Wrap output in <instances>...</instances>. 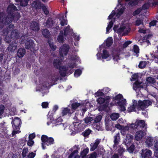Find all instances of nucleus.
<instances>
[{"label": "nucleus", "mask_w": 158, "mask_h": 158, "mask_svg": "<svg viewBox=\"0 0 158 158\" xmlns=\"http://www.w3.org/2000/svg\"><path fill=\"white\" fill-rule=\"evenodd\" d=\"M72 111H70V109H68L67 108H65L63 110L62 113L63 115H66L68 113L72 114L73 113H71Z\"/></svg>", "instance_id": "a19ab883"}, {"label": "nucleus", "mask_w": 158, "mask_h": 158, "mask_svg": "<svg viewBox=\"0 0 158 158\" xmlns=\"http://www.w3.org/2000/svg\"><path fill=\"white\" fill-rule=\"evenodd\" d=\"M133 49L134 53L136 54V56L138 57L139 50V46L136 45H134L133 46Z\"/></svg>", "instance_id": "473e14b6"}, {"label": "nucleus", "mask_w": 158, "mask_h": 158, "mask_svg": "<svg viewBox=\"0 0 158 158\" xmlns=\"http://www.w3.org/2000/svg\"><path fill=\"white\" fill-rule=\"evenodd\" d=\"M105 99L104 98L102 97H100L97 100V101L98 103L100 104H103L105 102Z\"/></svg>", "instance_id": "603ef678"}, {"label": "nucleus", "mask_w": 158, "mask_h": 158, "mask_svg": "<svg viewBox=\"0 0 158 158\" xmlns=\"http://www.w3.org/2000/svg\"><path fill=\"white\" fill-rule=\"evenodd\" d=\"M109 105V102H106L102 105H101L98 107V110L99 111H102L106 110Z\"/></svg>", "instance_id": "a878e982"}, {"label": "nucleus", "mask_w": 158, "mask_h": 158, "mask_svg": "<svg viewBox=\"0 0 158 158\" xmlns=\"http://www.w3.org/2000/svg\"><path fill=\"white\" fill-rule=\"evenodd\" d=\"M60 24L61 26H63L65 25H67V21L66 20L64 19L63 18L62 19H60Z\"/></svg>", "instance_id": "de8ad7c7"}, {"label": "nucleus", "mask_w": 158, "mask_h": 158, "mask_svg": "<svg viewBox=\"0 0 158 158\" xmlns=\"http://www.w3.org/2000/svg\"><path fill=\"white\" fill-rule=\"evenodd\" d=\"M146 65V63L144 61H141L140 62L138 66L139 68L143 69L145 67Z\"/></svg>", "instance_id": "79ce46f5"}, {"label": "nucleus", "mask_w": 158, "mask_h": 158, "mask_svg": "<svg viewBox=\"0 0 158 158\" xmlns=\"http://www.w3.org/2000/svg\"><path fill=\"white\" fill-rule=\"evenodd\" d=\"M46 26L48 28L52 27L54 23V22L52 18L49 17L47 19L46 22Z\"/></svg>", "instance_id": "aec40b11"}, {"label": "nucleus", "mask_w": 158, "mask_h": 158, "mask_svg": "<svg viewBox=\"0 0 158 158\" xmlns=\"http://www.w3.org/2000/svg\"><path fill=\"white\" fill-rule=\"evenodd\" d=\"M19 33L17 30H14L11 32L10 37L6 36L4 39L6 43H10L11 39L16 40L19 39Z\"/></svg>", "instance_id": "f03ea898"}, {"label": "nucleus", "mask_w": 158, "mask_h": 158, "mask_svg": "<svg viewBox=\"0 0 158 158\" xmlns=\"http://www.w3.org/2000/svg\"><path fill=\"white\" fill-rule=\"evenodd\" d=\"M146 81L149 84H154L156 82L155 79L151 77H147L146 79Z\"/></svg>", "instance_id": "58836bf2"}, {"label": "nucleus", "mask_w": 158, "mask_h": 158, "mask_svg": "<svg viewBox=\"0 0 158 158\" xmlns=\"http://www.w3.org/2000/svg\"><path fill=\"white\" fill-rule=\"evenodd\" d=\"M9 19H7V15L6 16V14L3 12H0V23H3L4 25H8L12 22H9Z\"/></svg>", "instance_id": "6e6552de"}, {"label": "nucleus", "mask_w": 158, "mask_h": 158, "mask_svg": "<svg viewBox=\"0 0 158 158\" xmlns=\"http://www.w3.org/2000/svg\"><path fill=\"white\" fill-rule=\"evenodd\" d=\"M132 138L133 137L131 134H127L124 141V143L127 146L129 145L131 142Z\"/></svg>", "instance_id": "a211bd4d"}, {"label": "nucleus", "mask_w": 158, "mask_h": 158, "mask_svg": "<svg viewBox=\"0 0 158 158\" xmlns=\"http://www.w3.org/2000/svg\"><path fill=\"white\" fill-rule=\"evenodd\" d=\"M57 40L59 43H63L64 41V32L62 31L60 32V34L57 37Z\"/></svg>", "instance_id": "cd10ccee"}, {"label": "nucleus", "mask_w": 158, "mask_h": 158, "mask_svg": "<svg viewBox=\"0 0 158 158\" xmlns=\"http://www.w3.org/2000/svg\"><path fill=\"white\" fill-rule=\"evenodd\" d=\"M17 44L15 42H11L8 45L7 49L10 52H13L17 48Z\"/></svg>", "instance_id": "4468645a"}, {"label": "nucleus", "mask_w": 158, "mask_h": 158, "mask_svg": "<svg viewBox=\"0 0 158 158\" xmlns=\"http://www.w3.org/2000/svg\"><path fill=\"white\" fill-rule=\"evenodd\" d=\"M80 122L79 120H76V121L73 123L74 125V130L77 132H80L83 131L84 129L83 126L81 123H79Z\"/></svg>", "instance_id": "0eeeda50"}, {"label": "nucleus", "mask_w": 158, "mask_h": 158, "mask_svg": "<svg viewBox=\"0 0 158 158\" xmlns=\"http://www.w3.org/2000/svg\"><path fill=\"white\" fill-rule=\"evenodd\" d=\"M5 106L3 105H0V116L2 115L4 112L5 110Z\"/></svg>", "instance_id": "5fc2aeb1"}, {"label": "nucleus", "mask_w": 158, "mask_h": 158, "mask_svg": "<svg viewBox=\"0 0 158 158\" xmlns=\"http://www.w3.org/2000/svg\"><path fill=\"white\" fill-rule=\"evenodd\" d=\"M102 117L101 116L99 115L96 117V118L94 119V122H93L94 123H97L99 122L101 119Z\"/></svg>", "instance_id": "49530a36"}, {"label": "nucleus", "mask_w": 158, "mask_h": 158, "mask_svg": "<svg viewBox=\"0 0 158 158\" xmlns=\"http://www.w3.org/2000/svg\"><path fill=\"white\" fill-rule=\"evenodd\" d=\"M117 103L118 105L120 106L121 108L123 109V111H124L126 110L124 107V105L126 103V99L118 101L117 102Z\"/></svg>", "instance_id": "b1692460"}, {"label": "nucleus", "mask_w": 158, "mask_h": 158, "mask_svg": "<svg viewBox=\"0 0 158 158\" xmlns=\"http://www.w3.org/2000/svg\"><path fill=\"white\" fill-rule=\"evenodd\" d=\"M34 143V142L32 140L29 139L27 142V144L28 146L31 147L32 146Z\"/></svg>", "instance_id": "69168bd1"}, {"label": "nucleus", "mask_w": 158, "mask_h": 158, "mask_svg": "<svg viewBox=\"0 0 158 158\" xmlns=\"http://www.w3.org/2000/svg\"><path fill=\"white\" fill-rule=\"evenodd\" d=\"M25 53V49L24 48H20L18 49L17 55L19 58H21L24 56Z\"/></svg>", "instance_id": "6ab92c4d"}, {"label": "nucleus", "mask_w": 158, "mask_h": 158, "mask_svg": "<svg viewBox=\"0 0 158 158\" xmlns=\"http://www.w3.org/2000/svg\"><path fill=\"white\" fill-rule=\"evenodd\" d=\"M44 5L40 0H36L33 2L31 6L33 8L37 10L41 9Z\"/></svg>", "instance_id": "f8f14e48"}, {"label": "nucleus", "mask_w": 158, "mask_h": 158, "mask_svg": "<svg viewBox=\"0 0 158 158\" xmlns=\"http://www.w3.org/2000/svg\"><path fill=\"white\" fill-rule=\"evenodd\" d=\"M42 34L46 38H48L50 35L49 30L47 29H43L42 31Z\"/></svg>", "instance_id": "c756f323"}, {"label": "nucleus", "mask_w": 158, "mask_h": 158, "mask_svg": "<svg viewBox=\"0 0 158 158\" xmlns=\"http://www.w3.org/2000/svg\"><path fill=\"white\" fill-rule=\"evenodd\" d=\"M119 114L118 113H113L110 116V118L112 120H116L119 117Z\"/></svg>", "instance_id": "7c9ffc66"}, {"label": "nucleus", "mask_w": 158, "mask_h": 158, "mask_svg": "<svg viewBox=\"0 0 158 158\" xmlns=\"http://www.w3.org/2000/svg\"><path fill=\"white\" fill-rule=\"evenodd\" d=\"M142 10V9L140 8H138L132 14L134 16L137 15L141 12Z\"/></svg>", "instance_id": "8fccbe9b"}, {"label": "nucleus", "mask_w": 158, "mask_h": 158, "mask_svg": "<svg viewBox=\"0 0 158 158\" xmlns=\"http://www.w3.org/2000/svg\"><path fill=\"white\" fill-rule=\"evenodd\" d=\"M152 154L151 150L147 149H143L141 153V158H151Z\"/></svg>", "instance_id": "1a4fd4ad"}, {"label": "nucleus", "mask_w": 158, "mask_h": 158, "mask_svg": "<svg viewBox=\"0 0 158 158\" xmlns=\"http://www.w3.org/2000/svg\"><path fill=\"white\" fill-rule=\"evenodd\" d=\"M95 95L98 96H103L104 95V93L102 91H98L95 93Z\"/></svg>", "instance_id": "774afa93"}, {"label": "nucleus", "mask_w": 158, "mask_h": 158, "mask_svg": "<svg viewBox=\"0 0 158 158\" xmlns=\"http://www.w3.org/2000/svg\"><path fill=\"white\" fill-rule=\"evenodd\" d=\"M125 28L124 27H120L117 29L116 32L118 33H121L123 31Z\"/></svg>", "instance_id": "0e129e2a"}, {"label": "nucleus", "mask_w": 158, "mask_h": 158, "mask_svg": "<svg viewBox=\"0 0 158 158\" xmlns=\"http://www.w3.org/2000/svg\"><path fill=\"white\" fill-rule=\"evenodd\" d=\"M141 83L138 81H136L134 84L133 88L134 89L135 88H137L139 87Z\"/></svg>", "instance_id": "13d9d810"}, {"label": "nucleus", "mask_w": 158, "mask_h": 158, "mask_svg": "<svg viewBox=\"0 0 158 158\" xmlns=\"http://www.w3.org/2000/svg\"><path fill=\"white\" fill-rule=\"evenodd\" d=\"M138 3V0H131L128 3L127 6H135Z\"/></svg>", "instance_id": "c9c22d12"}, {"label": "nucleus", "mask_w": 158, "mask_h": 158, "mask_svg": "<svg viewBox=\"0 0 158 158\" xmlns=\"http://www.w3.org/2000/svg\"><path fill=\"white\" fill-rule=\"evenodd\" d=\"M111 55L114 63H117L120 60L119 54L118 52L115 49L113 50L111 52Z\"/></svg>", "instance_id": "9d476101"}, {"label": "nucleus", "mask_w": 158, "mask_h": 158, "mask_svg": "<svg viewBox=\"0 0 158 158\" xmlns=\"http://www.w3.org/2000/svg\"><path fill=\"white\" fill-rule=\"evenodd\" d=\"M89 156V158H96L97 154L96 152H94L90 154Z\"/></svg>", "instance_id": "338daca9"}, {"label": "nucleus", "mask_w": 158, "mask_h": 158, "mask_svg": "<svg viewBox=\"0 0 158 158\" xmlns=\"http://www.w3.org/2000/svg\"><path fill=\"white\" fill-rule=\"evenodd\" d=\"M144 100L145 105L146 108L147 106H148L152 104V102L149 100Z\"/></svg>", "instance_id": "bf43d9fd"}, {"label": "nucleus", "mask_w": 158, "mask_h": 158, "mask_svg": "<svg viewBox=\"0 0 158 158\" xmlns=\"http://www.w3.org/2000/svg\"><path fill=\"white\" fill-rule=\"evenodd\" d=\"M152 36V35L150 34L146 35L143 37V40L145 41L147 40H149L150 38Z\"/></svg>", "instance_id": "e2e57ef3"}, {"label": "nucleus", "mask_w": 158, "mask_h": 158, "mask_svg": "<svg viewBox=\"0 0 158 158\" xmlns=\"http://www.w3.org/2000/svg\"><path fill=\"white\" fill-rule=\"evenodd\" d=\"M60 75L62 77H65L66 75V72L67 70L65 66H62L58 69Z\"/></svg>", "instance_id": "f3484780"}, {"label": "nucleus", "mask_w": 158, "mask_h": 158, "mask_svg": "<svg viewBox=\"0 0 158 158\" xmlns=\"http://www.w3.org/2000/svg\"><path fill=\"white\" fill-rule=\"evenodd\" d=\"M113 42V39L112 37H108L106 40V46L108 47H110L112 45Z\"/></svg>", "instance_id": "c85d7f7f"}, {"label": "nucleus", "mask_w": 158, "mask_h": 158, "mask_svg": "<svg viewBox=\"0 0 158 158\" xmlns=\"http://www.w3.org/2000/svg\"><path fill=\"white\" fill-rule=\"evenodd\" d=\"M44 14L46 15H48L49 14V11L48 10L47 8L45 6L44 4L41 8Z\"/></svg>", "instance_id": "c03bdc74"}, {"label": "nucleus", "mask_w": 158, "mask_h": 158, "mask_svg": "<svg viewBox=\"0 0 158 158\" xmlns=\"http://www.w3.org/2000/svg\"><path fill=\"white\" fill-rule=\"evenodd\" d=\"M30 28L35 31H38L40 30V25L36 21H32L30 23Z\"/></svg>", "instance_id": "9b49d317"}, {"label": "nucleus", "mask_w": 158, "mask_h": 158, "mask_svg": "<svg viewBox=\"0 0 158 158\" xmlns=\"http://www.w3.org/2000/svg\"><path fill=\"white\" fill-rule=\"evenodd\" d=\"M28 148H23L22 153V155L23 158H24L26 156L28 152Z\"/></svg>", "instance_id": "37998d69"}, {"label": "nucleus", "mask_w": 158, "mask_h": 158, "mask_svg": "<svg viewBox=\"0 0 158 158\" xmlns=\"http://www.w3.org/2000/svg\"><path fill=\"white\" fill-rule=\"evenodd\" d=\"M34 44L33 40H30L27 41L25 44V46L26 48L27 49H31L33 48V45Z\"/></svg>", "instance_id": "5701e85b"}, {"label": "nucleus", "mask_w": 158, "mask_h": 158, "mask_svg": "<svg viewBox=\"0 0 158 158\" xmlns=\"http://www.w3.org/2000/svg\"><path fill=\"white\" fill-rule=\"evenodd\" d=\"M18 10L17 7L13 4H10L8 6L6 11L8 13L7 19H9V22H12L15 17L17 20L19 19L20 17L19 13L18 12L15 13V12Z\"/></svg>", "instance_id": "f257e3e1"}, {"label": "nucleus", "mask_w": 158, "mask_h": 158, "mask_svg": "<svg viewBox=\"0 0 158 158\" xmlns=\"http://www.w3.org/2000/svg\"><path fill=\"white\" fill-rule=\"evenodd\" d=\"M78 152V151L77 150H74L72 152L71 154L69 156L68 158H73L74 155L76 153Z\"/></svg>", "instance_id": "4d7b16f0"}, {"label": "nucleus", "mask_w": 158, "mask_h": 158, "mask_svg": "<svg viewBox=\"0 0 158 158\" xmlns=\"http://www.w3.org/2000/svg\"><path fill=\"white\" fill-rule=\"evenodd\" d=\"M137 104V101H135L133 102L132 105L128 108L127 111L128 112H131L135 111V108H136Z\"/></svg>", "instance_id": "4be33fe9"}, {"label": "nucleus", "mask_w": 158, "mask_h": 158, "mask_svg": "<svg viewBox=\"0 0 158 158\" xmlns=\"http://www.w3.org/2000/svg\"><path fill=\"white\" fill-rule=\"evenodd\" d=\"M95 128L98 130H102V126L100 125L99 123H94Z\"/></svg>", "instance_id": "864d4df0"}, {"label": "nucleus", "mask_w": 158, "mask_h": 158, "mask_svg": "<svg viewBox=\"0 0 158 158\" xmlns=\"http://www.w3.org/2000/svg\"><path fill=\"white\" fill-rule=\"evenodd\" d=\"M53 64L54 67L57 69L62 66L61 65V61L58 59H54L53 62Z\"/></svg>", "instance_id": "dca6fc26"}, {"label": "nucleus", "mask_w": 158, "mask_h": 158, "mask_svg": "<svg viewBox=\"0 0 158 158\" xmlns=\"http://www.w3.org/2000/svg\"><path fill=\"white\" fill-rule=\"evenodd\" d=\"M63 120L61 118H58V119L56 120L55 121L56 125L55 126L60 125L62 124L63 123H61L62 121Z\"/></svg>", "instance_id": "3c124183"}, {"label": "nucleus", "mask_w": 158, "mask_h": 158, "mask_svg": "<svg viewBox=\"0 0 158 158\" xmlns=\"http://www.w3.org/2000/svg\"><path fill=\"white\" fill-rule=\"evenodd\" d=\"M89 152V149L86 147L85 149L81 152L80 154V156H86L87 154Z\"/></svg>", "instance_id": "f704fd0d"}, {"label": "nucleus", "mask_w": 158, "mask_h": 158, "mask_svg": "<svg viewBox=\"0 0 158 158\" xmlns=\"http://www.w3.org/2000/svg\"><path fill=\"white\" fill-rule=\"evenodd\" d=\"M109 56V53L107 50L104 49L103 51V53L102 55V57L103 59H106Z\"/></svg>", "instance_id": "72a5a7b5"}, {"label": "nucleus", "mask_w": 158, "mask_h": 158, "mask_svg": "<svg viewBox=\"0 0 158 158\" xmlns=\"http://www.w3.org/2000/svg\"><path fill=\"white\" fill-rule=\"evenodd\" d=\"M144 136V133L142 130L138 131L135 135V139L137 140H139L141 139Z\"/></svg>", "instance_id": "412c9836"}, {"label": "nucleus", "mask_w": 158, "mask_h": 158, "mask_svg": "<svg viewBox=\"0 0 158 158\" xmlns=\"http://www.w3.org/2000/svg\"><path fill=\"white\" fill-rule=\"evenodd\" d=\"M93 120L92 117H89L86 118L85 119V122L86 123H88L89 122H91Z\"/></svg>", "instance_id": "680f3d73"}, {"label": "nucleus", "mask_w": 158, "mask_h": 158, "mask_svg": "<svg viewBox=\"0 0 158 158\" xmlns=\"http://www.w3.org/2000/svg\"><path fill=\"white\" fill-rule=\"evenodd\" d=\"M69 45L66 44H64L60 48V55L61 57H63L64 55H67L69 49Z\"/></svg>", "instance_id": "39448f33"}, {"label": "nucleus", "mask_w": 158, "mask_h": 158, "mask_svg": "<svg viewBox=\"0 0 158 158\" xmlns=\"http://www.w3.org/2000/svg\"><path fill=\"white\" fill-rule=\"evenodd\" d=\"M136 106V108L139 110H143L146 108L144 102V100L142 101L141 100H139L138 102H137V104Z\"/></svg>", "instance_id": "ddd939ff"}, {"label": "nucleus", "mask_w": 158, "mask_h": 158, "mask_svg": "<svg viewBox=\"0 0 158 158\" xmlns=\"http://www.w3.org/2000/svg\"><path fill=\"white\" fill-rule=\"evenodd\" d=\"M135 149V147L134 144L131 145L128 148V150L130 153H132Z\"/></svg>", "instance_id": "09e8293b"}, {"label": "nucleus", "mask_w": 158, "mask_h": 158, "mask_svg": "<svg viewBox=\"0 0 158 158\" xmlns=\"http://www.w3.org/2000/svg\"><path fill=\"white\" fill-rule=\"evenodd\" d=\"M92 132L91 130L88 129L82 132L81 135L85 138L87 137Z\"/></svg>", "instance_id": "2f4dec72"}, {"label": "nucleus", "mask_w": 158, "mask_h": 158, "mask_svg": "<svg viewBox=\"0 0 158 158\" xmlns=\"http://www.w3.org/2000/svg\"><path fill=\"white\" fill-rule=\"evenodd\" d=\"M133 126L134 127V128L137 129L139 127L142 128V129L144 128V129H146V127H145V123L144 120H137L135 122V124H132L131 126L133 127Z\"/></svg>", "instance_id": "423d86ee"}, {"label": "nucleus", "mask_w": 158, "mask_h": 158, "mask_svg": "<svg viewBox=\"0 0 158 158\" xmlns=\"http://www.w3.org/2000/svg\"><path fill=\"white\" fill-rule=\"evenodd\" d=\"M81 73L82 71L80 69H77L74 73V76L75 77H77L80 76Z\"/></svg>", "instance_id": "ea45409f"}, {"label": "nucleus", "mask_w": 158, "mask_h": 158, "mask_svg": "<svg viewBox=\"0 0 158 158\" xmlns=\"http://www.w3.org/2000/svg\"><path fill=\"white\" fill-rule=\"evenodd\" d=\"M106 128L107 131H112L113 128L114 127V125L112 122L111 123L110 122H106L105 124Z\"/></svg>", "instance_id": "393cba45"}, {"label": "nucleus", "mask_w": 158, "mask_h": 158, "mask_svg": "<svg viewBox=\"0 0 158 158\" xmlns=\"http://www.w3.org/2000/svg\"><path fill=\"white\" fill-rule=\"evenodd\" d=\"M132 43L131 41H126L123 44V47L124 48H126L128 45Z\"/></svg>", "instance_id": "052dcab7"}, {"label": "nucleus", "mask_w": 158, "mask_h": 158, "mask_svg": "<svg viewBox=\"0 0 158 158\" xmlns=\"http://www.w3.org/2000/svg\"><path fill=\"white\" fill-rule=\"evenodd\" d=\"M12 124L14 130H17L19 129L21 124V120L18 117H16L12 120Z\"/></svg>", "instance_id": "20e7f679"}, {"label": "nucleus", "mask_w": 158, "mask_h": 158, "mask_svg": "<svg viewBox=\"0 0 158 158\" xmlns=\"http://www.w3.org/2000/svg\"><path fill=\"white\" fill-rule=\"evenodd\" d=\"M123 98V95L120 94H119L115 96L114 97H113L112 99L113 101H119L122 98Z\"/></svg>", "instance_id": "4c0bfd02"}, {"label": "nucleus", "mask_w": 158, "mask_h": 158, "mask_svg": "<svg viewBox=\"0 0 158 158\" xmlns=\"http://www.w3.org/2000/svg\"><path fill=\"white\" fill-rule=\"evenodd\" d=\"M80 106V104L79 103L75 102H73L71 104V113L74 112L76 109Z\"/></svg>", "instance_id": "bb28decb"}, {"label": "nucleus", "mask_w": 158, "mask_h": 158, "mask_svg": "<svg viewBox=\"0 0 158 158\" xmlns=\"http://www.w3.org/2000/svg\"><path fill=\"white\" fill-rule=\"evenodd\" d=\"M48 43H49V46L51 49L53 51H55L56 48V46L54 45L53 43H49V41H48Z\"/></svg>", "instance_id": "6e6d98bb"}, {"label": "nucleus", "mask_w": 158, "mask_h": 158, "mask_svg": "<svg viewBox=\"0 0 158 158\" xmlns=\"http://www.w3.org/2000/svg\"><path fill=\"white\" fill-rule=\"evenodd\" d=\"M150 0H149V2L145 3L143 5L142 7V10H145L148 9L151 5V2H149Z\"/></svg>", "instance_id": "e433bc0d"}, {"label": "nucleus", "mask_w": 158, "mask_h": 158, "mask_svg": "<svg viewBox=\"0 0 158 158\" xmlns=\"http://www.w3.org/2000/svg\"><path fill=\"white\" fill-rule=\"evenodd\" d=\"M113 23L112 21H110L108 23L107 27H106V32H108L113 26Z\"/></svg>", "instance_id": "a18cd8bd"}, {"label": "nucleus", "mask_w": 158, "mask_h": 158, "mask_svg": "<svg viewBox=\"0 0 158 158\" xmlns=\"http://www.w3.org/2000/svg\"><path fill=\"white\" fill-rule=\"evenodd\" d=\"M114 144L113 145V147H116L117 146L118 144L120 142V135L119 132L117 133L114 137Z\"/></svg>", "instance_id": "2eb2a0df"}, {"label": "nucleus", "mask_w": 158, "mask_h": 158, "mask_svg": "<svg viewBox=\"0 0 158 158\" xmlns=\"http://www.w3.org/2000/svg\"><path fill=\"white\" fill-rule=\"evenodd\" d=\"M41 141L45 143L47 146H49L54 144V139L51 137H48L47 135H43L41 137Z\"/></svg>", "instance_id": "7ed1b4c3"}]
</instances>
